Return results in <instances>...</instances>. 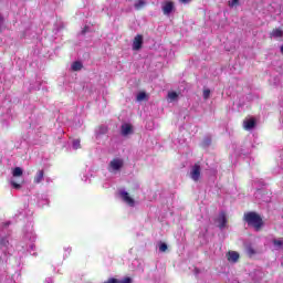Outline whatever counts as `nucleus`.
<instances>
[{
  "label": "nucleus",
  "mask_w": 283,
  "mask_h": 283,
  "mask_svg": "<svg viewBox=\"0 0 283 283\" xmlns=\"http://www.w3.org/2000/svg\"><path fill=\"white\" fill-rule=\"evenodd\" d=\"M243 222H247L248 227H253L254 231H261L262 227H264L262 216L255 211L244 212Z\"/></svg>",
  "instance_id": "nucleus-1"
},
{
  "label": "nucleus",
  "mask_w": 283,
  "mask_h": 283,
  "mask_svg": "<svg viewBox=\"0 0 283 283\" xmlns=\"http://www.w3.org/2000/svg\"><path fill=\"white\" fill-rule=\"evenodd\" d=\"M200 171H201L200 164H195L190 171V178L191 180H193V182H198V180H200Z\"/></svg>",
  "instance_id": "nucleus-2"
},
{
  "label": "nucleus",
  "mask_w": 283,
  "mask_h": 283,
  "mask_svg": "<svg viewBox=\"0 0 283 283\" xmlns=\"http://www.w3.org/2000/svg\"><path fill=\"white\" fill-rule=\"evenodd\" d=\"M119 196H120L122 200H123L124 202H126V205H128L129 207H134L135 201H134V198H132V197L129 196V192H127V191H122V192L119 193Z\"/></svg>",
  "instance_id": "nucleus-3"
},
{
  "label": "nucleus",
  "mask_w": 283,
  "mask_h": 283,
  "mask_svg": "<svg viewBox=\"0 0 283 283\" xmlns=\"http://www.w3.org/2000/svg\"><path fill=\"white\" fill-rule=\"evenodd\" d=\"M109 167L113 171H118L123 168V159L115 158L109 163Z\"/></svg>",
  "instance_id": "nucleus-4"
},
{
  "label": "nucleus",
  "mask_w": 283,
  "mask_h": 283,
  "mask_svg": "<svg viewBox=\"0 0 283 283\" xmlns=\"http://www.w3.org/2000/svg\"><path fill=\"white\" fill-rule=\"evenodd\" d=\"M143 48V35L137 34L133 40V50H140Z\"/></svg>",
  "instance_id": "nucleus-5"
},
{
  "label": "nucleus",
  "mask_w": 283,
  "mask_h": 283,
  "mask_svg": "<svg viewBox=\"0 0 283 283\" xmlns=\"http://www.w3.org/2000/svg\"><path fill=\"white\" fill-rule=\"evenodd\" d=\"M122 136H129V134H134V127L132 124H123L120 127Z\"/></svg>",
  "instance_id": "nucleus-6"
},
{
  "label": "nucleus",
  "mask_w": 283,
  "mask_h": 283,
  "mask_svg": "<svg viewBox=\"0 0 283 283\" xmlns=\"http://www.w3.org/2000/svg\"><path fill=\"white\" fill-rule=\"evenodd\" d=\"M218 222H219V229H224L227 227V222H228L227 212L224 211L220 212Z\"/></svg>",
  "instance_id": "nucleus-7"
},
{
  "label": "nucleus",
  "mask_w": 283,
  "mask_h": 283,
  "mask_svg": "<svg viewBox=\"0 0 283 283\" xmlns=\"http://www.w3.org/2000/svg\"><path fill=\"white\" fill-rule=\"evenodd\" d=\"M170 12H174V2L166 1L163 6V13L169 15Z\"/></svg>",
  "instance_id": "nucleus-8"
},
{
  "label": "nucleus",
  "mask_w": 283,
  "mask_h": 283,
  "mask_svg": "<svg viewBox=\"0 0 283 283\" xmlns=\"http://www.w3.org/2000/svg\"><path fill=\"white\" fill-rule=\"evenodd\" d=\"M255 127V118L245 119L243 122V128L245 132H250V129H253Z\"/></svg>",
  "instance_id": "nucleus-9"
},
{
  "label": "nucleus",
  "mask_w": 283,
  "mask_h": 283,
  "mask_svg": "<svg viewBox=\"0 0 283 283\" xmlns=\"http://www.w3.org/2000/svg\"><path fill=\"white\" fill-rule=\"evenodd\" d=\"M44 177H45V171L39 170L33 179L34 185H41V182H43Z\"/></svg>",
  "instance_id": "nucleus-10"
},
{
  "label": "nucleus",
  "mask_w": 283,
  "mask_h": 283,
  "mask_svg": "<svg viewBox=\"0 0 283 283\" xmlns=\"http://www.w3.org/2000/svg\"><path fill=\"white\" fill-rule=\"evenodd\" d=\"M240 260V253L237 251H229L228 252V261L229 262H238Z\"/></svg>",
  "instance_id": "nucleus-11"
},
{
  "label": "nucleus",
  "mask_w": 283,
  "mask_h": 283,
  "mask_svg": "<svg viewBox=\"0 0 283 283\" xmlns=\"http://www.w3.org/2000/svg\"><path fill=\"white\" fill-rule=\"evenodd\" d=\"M270 36L273 39H282L283 36V31L281 29H274L271 33Z\"/></svg>",
  "instance_id": "nucleus-12"
},
{
  "label": "nucleus",
  "mask_w": 283,
  "mask_h": 283,
  "mask_svg": "<svg viewBox=\"0 0 283 283\" xmlns=\"http://www.w3.org/2000/svg\"><path fill=\"white\" fill-rule=\"evenodd\" d=\"M12 176H13V178H21V176H23V168H21V167L13 168Z\"/></svg>",
  "instance_id": "nucleus-13"
},
{
  "label": "nucleus",
  "mask_w": 283,
  "mask_h": 283,
  "mask_svg": "<svg viewBox=\"0 0 283 283\" xmlns=\"http://www.w3.org/2000/svg\"><path fill=\"white\" fill-rule=\"evenodd\" d=\"M73 72H80V70H83V63L75 61L72 64Z\"/></svg>",
  "instance_id": "nucleus-14"
},
{
  "label": "nucleus",
  "mask_w": 283,
  "mask_h": 283,
  "mask_svg": "<svg viewBox=\"0 0 283 283\" xmlns=\"http://www.w3.org/2000/svg\"><path fill=\"white\" fill-rule=\"evenodd\" d=\"M145 6H146L145 0H138V1L135 3L136 10L143 9V8H145Z\"/></svg>",
  "instance_id": "nucleus-15"
},
{
  "label": "nucleus",
  "mask_w": 283,
  "mask_h": 283,
  "mask_svg": "<svg viewBox=\"0 0 283 283\" xmlns=\"http://www.w3.org/2000/svg\"><path fill=\"white\" fill-rule=\"evenodd\" d=\"M247 255H249L250 258H252L253 255H255V249H253V247L249 245L247 249Z\"/></svg>",
  "instance_id": "nucleus-16"
},
{
  "label": "nucleus",
  "mask_w": 283,
  "mask_h": 283,
  "mask_svg": "<svg viewBox=\"0 0 283 283\" xmlns=\"http://www.w3.org/2000/svg\"><path fill=\"white\" fill-rule=\"evenodd\" d=\"M272 243L274 244V247H276V249H282L283 248V241L282 240L274 239L272 241Z\"/></svg>",
  "instance_id": "nucleus-17"
},
{
  "label": "nucleus",
  "mask_w": 283,
  "mask_h": 283,
  "mask_svg": "<svg viewBox=\"0 0 283 283\" xmlns=\"http://www.w3.org/2000/svg\"><path fill=\"white\" fill-rule=\"evenodd\" d=\"M229 8H235L237 6H240V0H231L228 1Z\"/></svg>",
  "instance_id": "nucleus-18"
},
{
  "label": "nucleus",
  "mask_w": 283,
  "mask_h": 283,
  "mask_svg": "<svg viewBox=\"0 0 283 283\" xmlns=\"http://www.w3.org/2000/svg\"><path fill=\"white\" fill-rule=\"evenodd\" d=\"M145 98H147V93H145V92H139L138 94H137V101H145Z\"/></svg>",
  "instance_id": "nucleus-19"
},
{
  "label": "nucleus",
  "mask_w": 283,
  "mask_h": 283,
  "mask_svg": "<svg viewBox=\"0 0 283 283\" xmlns=\"http://www.w3.org/2000/svg\"><path fill=\"white\" fill-rule=\"evenodd\" d=\"M168 98H169L170 101H176V99L178 98V93H176V92H169V93H168Z\"/></svg>",
  "instance_id": "nucleus-20"
},
{
  "label": "nucleus",
  "mask_w": 283,
  "mask_h": 283,
  "mask_svg": "<svg viewBox=\"0 0 283 283\" xmlns=\"http://www.w3.org/2000/svg\"><path fill=\"white\" fill-rule=\"evenodd\" d=\"M73 149H81V139L73 140Z\"/></svg>",
  "instance_id": "nucleus-21"
},
{
  "label": "nucleus",
  "mask_w": 283,
  "mask_h": 283,
  "mask_svg": "<svg viewBox=\"0 0 283 283\" xmlns=\"http://www.w3.org/2000/svg\"><path fill=\"white\" fill-rule=\"evenodd\" d=\"M133 280L129 276L124 277L123 280H117V283H132Z\"/></svg>",
  "instance_id": "nucleus-22"
},
{
  "label": "nucleus",
  "mask_w": 283,
  "mask_h": 283,
  "mask_svg": "<svg viewBox=\"0 0 283 283\" xmlns=\"http://www.w3.org/2000/svg\"><path fill=\"white\" fill-rule=\"evenodd\" d=\"M211 96V91L209 88L203 90V98L207 101Z\"/></svg>",
  "instance_id": "nucleus-23"
},
{
  "label": "nucleus",
  "mask_w": 283,
  "mask_h": 283,
  "mask_svg": "<svg viewBox=\"0 0 283 283\" xmlns=\"http://www.w3.org/2000/svg\"><path fill=\"white\" fill-rule=\"evenodd\" d=\"M10 244V241L8 239L3 238L0 240V247H8Z\"/></svg>",
  "instance_id": "nucleus-24"
},
{
  "label": "nucleus",
  "mask_w": 283,
  "mask_h": 283,
  "mask_svg": "<svg viewBox=\"0 0 283 283\" xmlns=\"http://www.w3.org/2000/svg\"><path fill=\"white\" fill-rule=\"evenodd\" d=\"M168 247H167V243H160L159 245V251L161 253H165L167 251Z\"/></svg>",
  "instance_id": "nucleus-25"
},
{
  "label": "nucleus",
  "mask_w": 283,
  "mask_h": 283,
  "mask_svg": "<svg viewBox=\"0 0 283 283\" xmlns=\"http://www.w3.org/2000/svg\"><path fill=\"white\" fill-rule=\"evenodd\" d=\"M11 186L13 187V189H21V185L17 184L15 181H11Z\"/></svg>",
  "instance_id": "nucleus-26"
},
{
  "label": "nucleus",
  "mask_w": 283,
  "mask_h": 283,
  "mask_svg": "<svg viewBox=\"0 0 283 283\" xmlns=\"http://www.w3.org/2000/svg\"><path fill=\"white\" fill-rule=\"evenodd\" d=\"M90 32V27L85 25L82 30V34H87Z\"/></svg>",
  "instance_id": "nucleus-27"
},
{
  "label": "nucleus",
  "mask_w": 283,
  "mask_h": 283,
  "mask_svg": "<svg viewBox=\"0 0 283 283\" xmlns=\"http://www.w3.org/2000/svg\"><path fill=\"white\" fill-rule=\"evenodd\" d=\"M205 143H206V145H211V138H207V139L205 140Z\"/></svg>",
  "instance_id": "nucleus-28"
},
{
  "label": "nucleus",
  "mask_w": 283,
  "mask_h": 283,
  "mask_svg": "<svg viewBox=\"0 0 283 283\" xmlns=\"http://www.w3.org/2000/svg\"><path fill=\"white\" fill-rule=\"evenodd\" d=\"M181 1V3H189V1H191V0H180Z\"/></svg>",
  "instance_id": "nucleus-29"
},
{
  "label": "nucleus",
  "mask_w": 283,
  "mask_h": 283,
  "mask_svg": "<svg viewBox=\"0 0 283 283\" xmlns=\"http://www.w3.org/2000/svg\"><path fill=\"white\" fill-rule=\"evenodd\" d=\"M0 21H1V15H0Z\"/></svg>",
  "instance_id": "nucleus-30"
},
{
  "label": "nucleus",
  "mask_w": 283,
  "mask_h": 283,
  "mask_svg": "<svg viewBox=\"0 0 283 283\" xmlns=\"http://www.w3.org/2000/svg\"><path fill=\"white\" fill-rule=\"evenodd\" d=\"M127 1H132V0H127Z\"/></svg>",
  "instance_id": "nucleus-31"
}]
</instances>
